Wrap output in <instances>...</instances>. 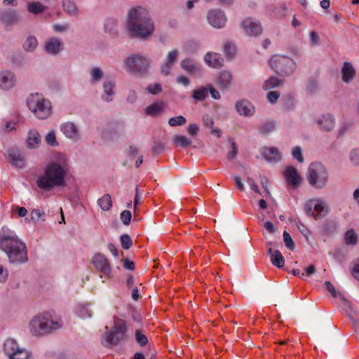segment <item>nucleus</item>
Segmentation results:
<instances>
[{
    "label": "nucleus",
    "instance_id": "nucleus-23",
    "mask_svg": "<svg viewBox=\"0 0 359 359\" xmlns=\"http://www.w3.org/2000/svg\"><path fill=\"white\" fill-rule=\"evenodd\" d=\"M235 108L240 115L246 117L252 116L255 112L254 105L247 100L237 101L235 104Z\"/></svg>",
    "mask_w": 359,
    "mask_h": 359
},
{
    "label": "nucleus",
    "instance_id": "nucleus-61",
    "mask_svg": "<svg viewBox=\"0 0 359 359\" xmlns=\"http://www.w3.org/2000/svg\"><path fill=\"white\" fill-rule=\"evenodd\" d=\"M350 159L354 165H359V149H353L351 151Z\"/></svg>",
    "mask_w": 359,
    "mask_h": 359
},
{
    "label": "nucleus",
    "instance_id": "nucleus-15",
    "mask_svg": "<svg viewBox=\"0 0 359 359\" xmlns=\"http://www.w3.org/2000/svg\"><path fill=\"white\" fill-rule=\"evenodd\" d=\"M207 20L214 28L221 29L225 26L227 18L224 12L221 9H212L207 13Z\"/></svg>",
    "mask_w": 359,
    "mask_h": 359
},
{
    "label": "nucleus",
    "instance_id": "nucleus-49",
    "mask_svg": "<svg viewBox=\"0 0 359 359\" xmlns=\"http://www.w3.org/2000/svg\"><path fill=\"white\" fill-rule=\"evenodd\" d=\"M292 156L294 160L297 161L300 163H303L304 161L302 149L299 146H297L292 149Z\"/></svg>",
    "mask_w": 359,
    "mask_h": 359
},
{
    "label": "nucleus",
    "instance_id": "nucleus-4",
    "mask_svg": "<svg viewBox=\"0 0 359 359\" xmlns=\"http://www.w3.org/2000/svg\"><path fill=\"white\" fill-rule=\"evenodd\" d=\"M306 180L309 185L313 189L317 190L324 189L329 182L328 170L323 163L313 162L308 168Z\"/></svg>",
    "mask_w": 359,
    "mask_h": 359
},
{
    "label": "nucleus",
    "instance_id": "nucleus-40",
    "mask_svg": "<svg viewBox=\"0 0 359 359\" xmlns=\"http://www.w3.org/2000/svg\"><path fill=\"white\" fill-rule=\"evenodd\" d=\"M38 46V41L34 36H29L23 43L26 52H33Z\"/></svg>",
    "mask_w": 359,
    "mask_h": 359
},
{
    "label": "nucleus",
    "instance_id": "nucleus-55",
    "mask_svg": "<svg viewBox=\"0 0 359 359\" xmlns=\"http://www.w3.org/2000/svg\"><path fill=\"white\" fill-rule=\"evenodd\" d=\"M8 278V269L0 264V283H5Z\"/></svg>",
    "mask_w": 359,
    "mask_h": 359
},
{
    "label": "nucleus",
    "instance_id": "nucleus-28",
    "mask_svg": "<svg viewBox=\"0 0 359 359\" xmlns=\"http://www.w3.org/2000/svg\"><path fill=\"white\" fill-rule=\"evenodd\" d=\"M19 17L15 10H6L0 12V21L6 25H12L18 21Z\"/></svg>",
    "mask_w": 359,
    "mask_h": 359
},
{
    "label": "nucleus",
    "instance_id": "nucleus-52",
    "mask_svg": "<svg viewBox=\"0 0 359 359\" xmlns=\"http://www.w3.org/2000/svg\"><path fill=\"white\" fill-rule=\"evenodd\" d=\"M146 89L151 95H158L162 91V87L160 83H151L148 85Z\"/></svg>",
    "mask_w": 359,
    "mask_h": 359
},
{
    "label": "nucleus",
    "instance_id": "nucleus-50",
    "mask_svg": "<svg viewBox=\"0 0 359 359\" xmlns=\"http://www.w3.org/2000/svg\"><path fill=\"white\" fill-rule=\"evenodd\" d=\"M283 236L285 246L289 250H294L295 245L290 233L286 231H284Z\"/></svg>",
    "mask_w": 359,
    "mask_h": 359
},
{
    "label": "nucleus",
    "instance_id": "nucleus-33",
    "mask_svg": "<svg viewBox=\"0 0 359 359\" xmlns=\"http://www.w3.org/2000/svg\"><path fill=\"white\" fill-rule=\"evenodd\" d=\"M47 6L39 1H29L27 4V11L32 15H38L43 13Z\"/></svg>",
    "mask_w": 359,
    "mask_h": 359
},
{
    "label": "nucleus",
    "instance_id": "nucleus-5",
    "mask_svg": "<svg viewBox=\"0 0 359 359\" xmlns=\"http://www.w3.org/2000/svg\"><path fill=\"white\" fill-rule=\"evenodd\" d=\"M150 60L144 55L133 54L123 61V68L135 76H145L150 67Z\"/></svg>",
    "mask_w": 359,
    "mask_h": 359
},
{
    "label": "nucleus",
    "instance_id": "nucleus-43",
    "mask_svg": "<svg viewBox=\"0 0 359 359\" xmlns=\"http://www.w3.org/2000/svg\"><path fill=\"white\" fill-rule=\"evenodd\" d=\"M344 242L348 245H355L357 244L358 236L353 229H348L345 233Z\"/></svg>",
    "mask_w": 359,
    "mask_h": 359
},
{
    "label": "nucleus",
    "instance_id": "nucleus-39",
    "mask_svg": "<svg viewBox=\"0 0 359 359\" xmlns=\"http://www.w3.org/2000/svg\"><path fill=\"white\" fill-rule=\"evenodd\" d=\"M62 7L64 11L69 15L76 16L79 10L73 0H63Z\"/></svg>",
    "mask_w": 359,
    "mask_h": 359
},
{
    "label": "nucleus",
    "instance_id": "nucleus-60",
    "mask_svg": "<svg viewBox=\"0 0 359 359\" xmlns=\"http://www.w3.org/2000/svg\"><path fill=\"white\" fill-rule=\"evenodd\" d=\"M208 93L214 100H219L221 95L217 90H216L211 84L208 85Z\"/></svg>",
    "mask_w": 359,
    "mask_h": 359
},
{
    "label": "nucleus",
    "instance_id": "nucleus-45",
    "mask_svg": "<svg viewBox=\"0 0 359 359\" xmlns=\"http://www.w3.org/2000/svg\"><path fill=\"white\" fill-rule=\"evenodd\" d=\"M173 141L176 144L183 148L189 147L192 143L191 140L183 135H176L173 138Z\"/></svg>",
    "mask_w": 359,
    "mask_h": 359
},
{
    "label": "nucleus",
    "instance_id": "nucleus-13",
    "mask_svg": "<svg viewBox=\"0 0 359 359\" xmlns=\"http://www.w3.org/2000/svg\"><path fill=\"white\" fill-rule=\"evenodd\" d=\"M92 264L95 269L105 277H112V270L109 260L101 253L95 254L92 258Z\"/></svg>",
    "mask_w": 359,
    "mask_h": 359
},
{
    "label": "nucleus",
    "instance_id": "nucleus-19",
    "mask_svg": "<svg viewBox=\"0 0 359 359\" xmlns=\"http://www.w3.org/2000/svg\"><path fill=\"white\" fill-rule=\"evenodd\" d=\"M63 48V42L55 36L48 38L44 43V50L49 55H57Z\"/></svg>",
    "mask_w": 359,
    "mask_h": 359
},
{
    "label": "nucleus",
    "instance_id": "nucleus-20",
    "mask_svg": "<svg viewBox=\"0 0 359 359\" xmlns=\"http://www.w3.org/2000/svg\"><path fill=\"white\" fill-rule=\"evenodd\" d=\"M283 175L288 186L296 188L301 184V176L294 166H288L284 171Z\"/></svg>",
    "mask_w": 359,
    "mask_h": 359
},
{
    "label": "nucleus",
    "instance_id": "nucleus-34",
    "mask_svg": "<svg viewBox=\"0 0 359 359\" xmlns=\"http://www.w3.org/2000/svg\"><path fill=\"white\" fill-rule=\"evenodd\" d=\"M208 95V86H201L192 91L191 97L196 102L204 101Z\"/></svg>",
    "mask_w": 359,
    "mask_h": 359
},
{
    "label": "nucleus",
    "instance_id": "nucleus-64",
    "mask_svg": "<svg viewBox=\"0 0 359 359\" xmlns=\"http://www.w3.org/2000/svg\"><path fill=\"white\" fill-rule=\"evenodd\" d=\"M198 126L195 123H191L187 128V132L189 135L194 136L198 131Z\"/></svg>",
    "mask_w": 359,
    "mask_h": 359
},
{
    "label": "nucleus",
    "instance_id": "nucleus-26",
    "mask_svg": "<svg viewBox=\"0 0 359 359\" xmlns=\"http://www.w3.org/2000/svg\"><path fill=\"white\" fill-rule=\"evenodd\" d=\"M181 67L190 74L197 75L201 73V67L198 62L189 57L182 60Z\"/></svg>",
    "mask_w": 359,
    "mask_h": 359
},
{
    "label": "nucleus",
    "instance_id": "nucleus-59",
    "mask_svg": "<svg viewBox=\"0 0 359 359\" xmlns=\"http://www.w3.org/2000/svg\"><path fill=\"white\" fill-rule=\"evenodd\" d=\"M231 150L227 154V158L229 160L234 159L238 154L236 144L233 141H231Z\"/></svg>",
    "mask_w": 359,
    "mask_h": 359
},
{
    "label": "nucleus",
    "instance_id": "nucleus-30",
    "mask_svg": "<svg viewBox=\"0 0 359 359\" xmlns=\"http://www.w3.org/2000/svg\"><path fill=\"white\" fill-rule=\"evenodd\" d=\"M165 103L161 100H158L149 104L144 109L145 114L150 116H158L164 110Z\"/></svg>",
    "mask_w": 359,
    "mask_h": 359
},
{
    "label": "nucleus",
    "instance_id": "nucleus-48",
    "mask_svg": "<svg viewBox=\"0 0 359 359\" xmlns=\"http://www.w3.org/2000/svg\"><path fill=\"white\" fill-rule=\"evenodd\" d=\"M135 338L137 343L141 346H144L148 343L147 336L140 330L135 331Z\"/></svg>",
    "mask_w": 359,
    "mask_h": 359
},
{
    "label": "nucleus",
    "instance_id": "nucleus-41",
    "mask_svg": "<svg viewBox=\"0 0 359 359\" xmlns=\"http://www.w3.org/2000/svg\"><path fill=\"white\" fill-rule=\"evenodd\" d=\"M276 122L268 121L262 123L259 127V132L262 135H268L275 130Z\"/></svg>",
    "mask_w": 359,
    "mask_h": 359
},
{
    "label": "nucleus",
    "instance_id": "nucleus-35",
    "mask_svg": "<svg viewBox=\"0 0 359 359\" xmlns=\"http://www.w3.org/2000/svg\"><path fill=\"white\" fill-rule=\"evenodd\" d=\"M284 84V79H279L276 76H270L265 80L262 88L264 90H269L273 88H278Z\"/></svg>",
    "mask_w": 359,
    "mask_h": 359
},
{
    "label": "nucleus",
    "instance_id": "nucleus-58",
    "mask_svg": "<svg viewBox=\"0 0 359 359\" xmlns=\"http://www.w3.org/2000/svg\"><path fill=\"white\" fill-rule=\"evenodd\" d=\"M69 29V24H53V30L55 32H65Z\"/></svg>",
    "mask_w": 359,
    "mask_h": 359
},
{
    "label": "nucleus",
    "instance_id": "nucleus-10",
    "mask_svg": "<svg viewBox=\"0 0 359 359\" xmlns=\"http://www.w3.org/2000/svg\"><path fill=\"white\" fill-rule=\"evenodd\" d=\"M3 349L8 359H29L32 356V353L29 351L20 347L13 339H6Z\"/></svg>",
    "mask_w": 359,
    "mask_h": 359
},
{
    "label": "nucleus",
    "instance_id": "nucleus-62",
    "mask_svg": "<svg viewBox=\"0 0 359 359\" xmlns=\"http://www.w3.org/2000/svg\"><path fill=\"white\" fill-rule=\"evenodd\" d=\"M203 122L205 126L210 128H212L214 125L213 118L209 115H205L203 116Z\"/></svg>",
    "mask_w": 359,
    "mask_h": 359
},
{
    "label": "nucleus",
    "instance_id": "nucleus-3",
    "mask_svg": "<svg viewBox=\"0 0 359 359\" xmlns=\"http://www.w3.org/2000/svg\"><path fill=\"white\" fill-rule=\"evenodd\" d=\"M0 249L6 254L11 264L20 265L28 261L25 243L13 233L0 236Z\"/></svg>",
    "mask_w": 359,
    "mask_h": 359
},
{
    "label": "nucleus",
    "instance_id": "nucleus-24",
    "mask_svg": "<svg viewBox=\"0 0 359 359\" xmlns=\"http://www.w3.org/2000/svg\"><path fill=\"white\" fill-rule=\"evenodd\" d=\"M179 52L177 49L169 51L165 57V62L161 65V73L167 76L170 74L175 62L178 57Z\"/></svg>",
    "mask_w": 359,
    "mask_h": 359
},
{
    "label": "nucleus",
    "instance_id": "nucleus-63",
    "mask_svg": "<svg viewBox=\"0 0 359 359\" xmlns=\"http://www.w3.org/2000/svg\"><path fill=\"white\" fill-rule=\"evenodd\" d=\"M318 88V82L315 80H311L308 83L307 85V90L311 92V93H313L316 92V90Z\"/></svg>",
    "mask_w": 359,
    "mask_h": 359
},
{
    "label": "nucleus",
    "instance_id": "nucleus-27",
    "mask_svg": "<svg viewBox=\"0 0 359 359\" xmlns=\"http://www.w3.org/2000/svg\"><path fill=\"white\" fill-rule=\"evenodd\" d=\"M41 143V137L39 133L34 129L30 130L27 133L26 145L27 148L34 149L39 147Z\"/></svg>",
    "mask_w": 359,
    "mask_h": 359
},
{
    "label": "nucleus",
    "instance_id": "nucleus-44",
    "mask_svg": "<svg viewBox=\"0 0 359 359\" xmlns=\"http://www.w3.org/2000/svg\"><path fill=\"white\" fill-rule=\"evenodd\" d=\"M46 214L43 210L41 209H33L31 212V220L34 223L37 224L45 221Z\"/></svg>",
    "mask_w": 359,
    "mask_h": 359
},
{
    "label": "nucleus",
    "instance_id": "nucleus-32",
    "mask_svg": "<svg viewBox=\"0 0 359 359\" xmlns=\"http://www.w3.org/2000/svg\"><path fill=\"white\" fill-rule=\"evenodd\" d=\"M90 304H80L75 307V313L81 318H91L93 311L90 309Z\"/></svg>",
    "mask_w": 359,
    "mask_h": 359
},
{
    "label": "nucleus",
    "instance_id": "nucleus-21",
    "mask_svg": "<svg viewBox=\"0 0 359 359\" xmlns=\"http://www.w3.org/2000/svg\"><path fill=\"white\" fill-rule=\"evenodd\" d=\"M242 27L244 32L248 36H257L262 32V27L261 24L252 20V18H246L242 22Z\"/></svg>",
    "mask_w": 359,
    "mask_h": 359
},
{
    "label": "nucleus",
    "instance_id": "nucleus-56",
    "mask_svg": "<svg viewBox=\"0 0 359 359\" xmlns=\"http://www.w3.org/2000/svg\"><path fill=\"white\" fill-rule=\"evenodd\" d=\"M280 97V93L278 91H270L267 93L266 98L271 104H275Z\"/></svg>",
    "mask_w": 359,
    "mask_h": 359
},
{
    "label": "nucleus",
    "instance_id": "nucleus-31",
    "mask_svg": "<svg viewBox=\"0 0 359 359\" xmlns=\"http://www.w3.org/2000/svg\"><path fill=\"white\" fill-rule=\"evenodd\" d=\"M342 81L344 83L351 82L355 76V70L349 62H345L341 68Z\"/></svg>",
    "mask_w": 359,
    "mask_h": 359
},
{
    "label": "nucleus",
    "instance_id": "nucleus-51",
    "mask_svg": "<svg viewBox=\"0 0 359 359\" xmlns=\"http://www.w3.org/2000/svg\"><path fill=\"white\" fill-rule=\"evenodd\" d=\"M224 51L229 58H233L236 52V47L230 42H226L224 45Z\"/></svg>",
    "mask_w": 359,
    "mask_h": 359
},
{
    "label": "nucleus",
    "instance_id": "nucleus-16",
    "mask_svg": "<svg viewBox=\"0 0 359 359\" xmlns=\"http://www.w3.org/2000/svg\"><path fill=\"white\" fill-rule=\"evenodd\" d=\"M6 158L8 162L16 168L25 167V160L20 150L17 147H11L7 150Z\"/></svg>",
    "mask_w": 359,
    "mask_h": 359
},
{
    "label": "nucleus",
    "instance_id": "nucleus-46",
    "mask_svg": "<svg viewBox=\"0 0 359 359\" xmlns=\"http://www.w3.org/2000/svg\"><path fill=\"white\" fill-rule=\"evenodd\" d=\"M46 142L50 147H56L59 143L57 141L56 135L54 130H50L45 136Z\"/></svg>",
    "mask_w": 359,
    "mask_h": 359
},
{
    "label": "nucleus",
    "instance_id": "nucleus-47",
    "mask_svg": "<svg viewBox=\"0 0 359 359\" xmlns=\"http://www.w3.org/2000/svg\"><path fill=\"white\" fill-rule=\"evenodd\" d=\"M186 123L187 119L185 118V117L181 115L172 117L168 120V124L172 127L183 126Z\"/></svg>",
    "mask_w": 359,
    "mask_h": 359
},
{
    "label": "nucleus",
    "instance_id": "nucleus-54",
    "mask_svg": "<svg viewBox=\"0 0 359 359\" xmlns=\"http://www.w3.org/2000/svg\"><path fill=\"white\" fill-rule=\"evenodd\" d=\"M121 243L123 249L128 250L132 245V241L128 234H123L121 236Z\"/></svg>",
    "mask_w": 359,
    "mask_h": 359
},
{
    "label": "nucleus",
    "instance_id": "nucleus-53",
    "mask_svg": "<svg viewBox=\"0 0 359 359\" xmlns=\"http://www.w3.org/2000/svg\"><path fill=\"white\" fill-rule=\"evenodd\" d=\"M322 229L325 234L329 235L334 232L336 226L334 222H326L323 224Z\"/></svg>",
    "mask_w": 359,
    "mask_h": 359
},
{
    "label": "nucleus",
    "instance_id": "nucleus-9",
    "mask_svg": "<svg viewBox=\"0 0 359 359\" xmlns=\"http://www.w3.org/2000/svg\"><path fill=\"white\" fill-rule=\"evenodd\" d=\"M126 323L120 319H116L111 331L105 334V346L117 345L120 341L126 339Z\"/></svg>",
    "mask_w": 359,
    "mask_h": 359
},
{
    "label": "nucleus",
    "instance_id": "nucleus-42",
    "mask_svg": "<svg viewBox=\"0 0 359 359\" xmlns=\"http://www.w3.org/2000/svg\"><path fill=\"white\" fill-rule=\"evenodd\" d=\"M97 203L104 211L110 210L112 206L111 198L109 194H104L102 198H99Z\"/></svg>",
    "mask_w": 359,
    "mask_h": 359
},
{
    "label": "nucleus",
    "instance_id": "nucleus-22",
    "mask_svg": "<svg viewBox=\"0 0 359 359\" xmlns=\"http://www.w3.org/2000/svg\"><path fill=\"white\" fill-rule=\"evenodd\" d=\"M16 83L15 74L9 70H3L0 72V88L8 90L13 88Z\"/></svg>",
    "mask_w": 359,
    "mask_h": 359
},
{
    "label": "nucleus",
    "instance_id": "nucleus-17",
    "mask_svg": "<svg viewBox=\"0 0 359 359\" xmlns=\"http://www.w3.org/2000/svg\"><path fill=\"white\" fill-rule=\"evenodd\" d=\"M215 83L222 91H228L233 83V76L229 70L220 72L216 76Z\"/></svg>",
    "mask_w": 359,
    "mask_h": 359
},
{
    "label": "nucleus",
    "instance_id": "nucleus-7",
    "mask_svg": "<svg viewBox=\"0 0 359 359\" xmlns=\"http://www.w3.org/2000/svg\"><path fill=\"white\" fill-rule=\"evenodd\" d=\"M61 327L58 321L50 319L48 316L39 314L29 323V330L35 336H42L50 333Z\"/></svg>",
    "mask_w": 359,
    "mask_h": 359
},
{
    "label": "nucleus",
    "instance_id": "nucleus-14",
    "mask_svg": "<svg viewBox=\"0 0 359 359\" xmlns=\"http://www.w3.org/2000/svg\"><path fill=\"white\" fill-rule=\"evenodd\" d=\"M318 128L322 132H331L336 126L335 116L330 113L323 114L315 118Z\"/></svg>",
    "mask_w": 359,
    "mask_h": 359
},
{
    "label": "nucleus",
    "instance_id": "nucleus-29",
    "mask_svg": "<svg viewBox=\"0 0 359 359\" xmlns=\"http://www.w3.org/2000/svg\"><path fill=\"white\" fill-rule=\"evenodd\" d=\"M204 61L211 67L219 68L222 66L223 60L219 54L208 52L204 56Z\"/></svg>",
    "mask_w": 359,
    "mask_h": 359
},
{
    "label": "nucleus",
    "instance_id": "nucleus-8",
    "mask_svg": "<svg viewBox=\"0 0 359 359\" xmlns=\"http://www.w3.org/2000/svg\"><path fill=\"white\" fill-rule=\"evenodd\" d=\"M269 65L280 76L290 75L296 69L294 61L285 55H276L272 56L269 60Z\"/></svg>",
    "mask_w": 359,
    "mask_h": 359
},
{
    "label": "nucleus",
    "instance_id": "nucleus-25",
    "mask_svg": "<svg viewBox=\"0 0 359 359\" xmlns=\"http://www.w3.org/2000/svg\"><path fill=\"white\" fill-rule=\"evenodd\" d=\"M264 158L269 162H278L281 160L282 156L277 147H264L262 150Z\"/></svg>",
    "mask_w": 359,
    "mask_h": 359
},
{
    "label": "nucleus",
    "instance_id": "nucleus-57",
    "mask_svg": "<svg viewBox=\"0 0 359 359\" xmlns=\"http://www.w3.org/2000/svg\"><path fill=\"white\" fill-rule=\"evenodd\" d=\"M131 212L129 210H123L121 213V219L124 225H128L131 221Z\"/></svg>",
    "mask_w": 359,
    "mask_h": 359
},
{
    "label": "nucleus",
    "instance_id": "nucleus-1",
    "mask_svg": "<svg viewBox=\"0 0 359 359\" xmlns=\"http://www.w3.org/2000/svg\"><path fill=\"white\" fill-rule=\"evenodd\" d=\"M69 172V159L62 153H57L46 165L43 172L36 180L41 189L50 191L55 187L65 185V179Z\"/></svg>",
    "mask_w": 359,
    "mask_h": 359
},
{
    "label": "nucleus",
    "instance_id": "nucleus-2",
    "mask_svg": "<svg viewBox=\"0 0 359 359\" xmlns=\"http://www.w3.org/2000/svg\"><path fill=\"white\" fill-rule=\"evenodd\" d=\"M125 30L130 38L149 39L154 33L155 25L148 10L140 6L130 8L126 16Z\"/></svg>",
    "mask_w": 359,
    "mask_h": 359
},
{
    "label": "nucleus",
    "instance_id": "nucleus-18",
    "mask_svg": "<svg viewBox=\"0 0 359 359\" xmlns=\"http://www.w3.org/2000/svg\"><path fill=\"white\" fill-rule=\"evenodd\" d=\"M102 100L106 102H112L116 94L115 81L110 78H106L102 83Z\"/></svg>",
    "mask_w": 359,
    "mask_h": 359
},
{
    "label": "nucleus",
    "instance_id": "nucleus-12",
    "mask_svg": "<svg viewBox=\"0 0 359 359\" xmlns=\"http://www.w3.org/2000/svg\"><path fill=\"white\" fill-rule=\"evenodd\" d=\"M60 130L64 136L73 142H79L82 137L80 126L75 122L68 121L60 126Z\"/></svg>",
    "mask_w": 359,
    "mask_h": 359
},
{
    "label": "nucleus",
    "instance_id": "nucleus-38",
    "mask_svg": "<svg viewBox=\"0 0 359 359\" xmlns=\"http://www.w3.org/2000/svg\"><path fill=\"white\" fill-rule=\"evenodd\" d=\"M104 73L100 67H93L90 71V83L93 85L100 83L104 78Z\"/></svg>",
    "mask_w": 359,
    "mask_h": 359
},
{
    "label": "nucleus",
    "instance_id": "nucleus-6",
    "mask_svg": "<svg viewBox=\"0 0 359 359\" xmlns=\"http://www.w3.org/2000/svg\"><path fill=\"white\" fill-rule=\"evenodd\" d=\"M29 109L39 119H46L52 113L51 102L38 93L32 94L27 102Z\"/></svg>",
    "mask_w": 359,
    "mask_h": 359
},
{
    "label": "nucleus",
    "instance_id": "nucleus-37",
    "mask_svg": "<svg viewBox=\"0 0 359 359\" xmlns=\"http://www.w3.org/2000/svg\"><path fill=\"white\" fill-rule=\"evenodd\" d=\"M118 20L116 18H108L104 22V31L111 34H116L118 33Z\"/></svg>",
    "mask_w": 359,
    "mask_h": 359
},
{
    "label": "nucleus",
    "instance_id": "nucleus-36",
    "mask_svg": "<svg viewBox=\"0 0 359 359\" xmlns=\"http://www.w3.org/2000/svg\"><path fill=\"white\" fill-rule=\"evenodd\" d=\"M269 254L270 255L271 262L273 265L278 268H281L285 264V259L279 250L273 251L271 248H269Z\"/></svg>",
    "mask_w": 359,
    "mask_h": 359
},
{
    "label": "nucleus",
    "instance_id": "nucleus-11",
    "mask_svg": "<svg viewBox=\"0 0 359 359\" xmlns=\"http://www.w3.org/2000/svg\"><path fill=\"white\" fill-rule=\"evenodd\" d=\"M306 214L314 218L324 217L328 212L327 203L321 198L309 200L305 205Z\"/></svg>",
    "mask_w": 359,
    "mask_h": 359
}]
</instances>
